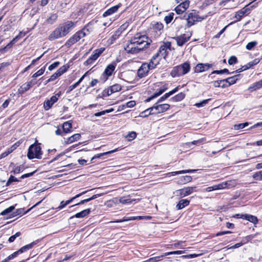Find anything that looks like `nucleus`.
Wrapping results in <instances>:
<instances>
[{
  "label": "nucleus",
  "mask_w": 262,
  "mask_h": 262,
  "mask_svg": "<svg viewBox=\"0 0 262 262\" xmlns=\"http://www.w3.org/2000/svg\"><path fill=\"white\" fill-rule=\"evenodd\" d=\"M76 26V23L67 21L60 24L49 36V40L52 41L66 36Z\"/></svg>",
  "instance_id": "f257e3e1"
},
{
  "label": "nucleus",
  "mask_w": 262,
  "mask_h": 262,
  "mask_svg": "<svg viewBox=\"0 0 262 262\" xmlns=\"http://www.w3.org/2000/svg\"><path fill=\"white\" fill-rule=\"evenodd\" d=\"M170 51L171 43L170 42H164L159 48L158 52L152 58H155V61L157 62L158 65L161 59L162 58L165 59Z\"/></svg>",
  "instance_id": "f03ea898"
},
{
  "label": "nucleus",
  "mask_w": 262,
  "mask_h": 262,
  "mask_svg": "<svg viewBox=\"0 0 262 262\" xmlns=\"http://www.w3.org/2000/svg\"><path fill=\"white\" fill-rule=\"evenodd\" d=\"M207 17V15L200 16L198 12L195 10H192L188 14H185L183 18L187 20L186 26L190 27L193 26L195 22H201L205 19Z\"/></svg>",
  "instance_id": "7ed1b4c3"
},
{
  "label": "nucleus",
  "mask_w": 262,
  "mask_h": 262,
  "mask_svg": "<svg viewBox=\"0 0 262 262\" xmlns=\"http://www.w3.org/2000/svg\"><path fill=\"white\" fill-rule=\"evenodd\" d=\"M190 69V64L185 62L180 65L174 67L170 72L172 77H180L188 73Z\"/></svg>",
  "instance_id": "20e7f679"
},
{
  "label": "nucleus",
  "mask_w": 262,
  "mask_h": 262,
  "mask_svg": "<svg viewBox=\"0 0 262 262\" xmlns=\"http://www.w3.org/2000/svg\"><path fill=\"white\" fill-rule=\"evenodd\" d=\"M157 66V62L155 61L154 58H151L149 63H143L137 71V75L139 78H143L146 76L149 70L153 69Z\"/></svg>",
  "instance_id": "39448f33"
},
{
  "label": "nucleus",
  "mask_w": 262,
  "mask_h": 262,
  "mask_svg": "<svg viewBox=\"0 0 262 262\" xmlns=\"http://www.w3.org/2000/svg\"><path fill=\"white\" fill-rule=\"evenodd\" d=\"M40 143H34L31 145L28 149L27 157L29 159H40L42 155Z\"/></svg>",
  "instance_id": "423d86ee"
},
{
  "label": "nucleus",
  "mask_w": 262,
  "mask_h": 262,
  "mask_svg": "<svg viewBox=\"0 0 262 262\" xmlns=\"http://www.w3.org/2000/svg\"><path fill=\"white\" fill-rule=\"evenodd\" d=\"M131 39L141 50L147 47L151 42V40L147 36L141 35L140 33L136 34Z\"/></svg>",
  "instance_id": "0eeeda50"
},
{
  "label": "nucleus",
  "mask_w": 262,
  "mask_h": 262,
  "mask_svg": "<svg viewBox=\"0 0 262 262\" xmlns=\"http://www.w3.org/2000/svg\"><path fill=\"white\" fill-rule=\"evenodd\" d=\"M85 29H82L75 33L67 41L65 46L67 47H70L85 36L86 35V33L85 32Z\"/></svg>",
  "instance_id": "6e6552de"
},
{
  "label": "nucleus",
  "mask_w": 262,
  "mask_h": 262,
  "mask_svg": "<svg viewBox=\"0 0 262 262\" xmlns=\"http://www.w3.org/2000/svg\"><path fill=\"white\" fill-rule=\"evenodd\" d=\"M124 50L127 53L130 54H137L141 51L132 39L124 47Z\"/></svg>",
  "instance_id": "1a4fd4ad"
},
{
  "label": "nucleus",
  "mask_w": 262,
  "mask_h": 262,
  "mask_svg": "<svg viewBox=\"0 0 262 262\" xmlns=\"http://www.w3.org/2000/svg\"><path fill=\"white\" fill-rule=\"evenodd\" d=\"M104 50V48H102L95 50L91 56L85 61V64L89 65L92 64L99 57Z\"/></svg>",
  "instance_id": "9d476101"
},
{
  "label": "nucleus",
  "mask_w": 262,
  "mask_h": 262,
  "mask_svg": "<svg viewBox=\"0 0 262 262\" xmlns=\"http://www.w3.org/2000/svg\"><path fill=\"white\" fill-rule=\"evenodd\" d=\"M196 187H186L184 188L177 190L176 191V195L181 197H184L191 194L193 191H196Z\"/></svg>",
  "instance_id": "9b49d317"
},
{
  "label": "nucleus",
  "mask_w": 262,
  "mask_h": 262,
  "mask_svg": "<svg viewBox=\"0 0 262 262\" xmlns=\"http://www.w3.org/2000/svg\"><path fill=\"white\" fill-rule=\"evenodd\" d=\"M60 95V93H58L52 96L50 99L46 100L43 103V107L45 110L48 111L51 108L53 105L57 101Z\"/></svg>",
  "instance_id": "f8f14e48"
},
{
  "label": "nucleus",
  "mask_w": 262,
  "mask_h": 262,
  "mask_svg": "<svg viewBox=\"0 0 262 262\" xmlns=\"http://www.w3.org/2000/svg\"><path fill=\"white\" fill-rule=\"evenodd\" d=\"M170 107V105L168 104H156V105L151 107L150 109L154 110L153 113L155 114L162 113L165 112L168 110Z\"/></svg>",
  "instance_id": "ddd939ff"
},
{
  "label": "nucleus",
  "mask_w": 262,
  "mask_h": 262,
  "mask_svg": "<svg viewBox=\"0 0 262 262\" xmlns=\"http://www.w3.org/2000/svg\"><path fill=\"white\" fill-rule=\"evenodd\" d=\"M190 38V35L183 34L175 38L177 45L179 46H182L187 42Z\"/></svg>",
  "instance_id": "4468645a"
},
{
  "label": "nucleus",
  "mask_w": 262,
  "mask_h": 262,
  "mask_svg": "<svg viewBox=\"0 0 262 262\" xmlns=\"http://www.w3.org/2000/svg\"><path fill=\"white\" fill-rule=\"evenodd\" d=\"M69 67L63 66L60 67L55 73H54L49 78V81H54L62 74L64 73L68 70Z\"/></svg>",
  "instance_id": "2eb2a0df"
},
{
  "label": "nucleus",
  "mask_w": 262,
  "mask_h": 262,
  "mask_svg": "<svg viewBox=\"0 0 262 262\" xmlns=\"http://www.w3.org/2000/svg\"><path fill=\"white\" fill-rule=\"evenodd\" d=\"M213 66L212 64L210 63H198L195 68V72L196 73H201L208 70Z\"/></svg>",
  "instance_id": "dca6fc26"
},
{
  "label": "nucleus",
  "mask_w": 262,
  "mask_h": 262,
  "mask_svg": "<svg viewBox=\"0 0 262 262\" xmlns=\"http://www.w3.org/2000/svg\"><path fill=\"white\" fill-rule=\"evenodd\" d=\"M189 2L186 1L183 3H181L178 6H177L174 10L178 14H181L184 12L189 7Z\"/></svg>",
  "instance_id": "f3484780"
},
{
  "label": "nucleus",
  "mask_w": 262,
  "mask_h": 262,
  "mask_svg": "<svg viewBox=\"0 0 262 262\" xmlns=\"http://www.w3.org/2000/svg\"><path fill=\"white\" fill-rule=\"evenodd\" d=\"M116 67V63L115 62H112L111 64H108L105 68L103 75L106 76L107 77L111 76L113 72L115 71Z\"/></svg>",
  "instance_id": "a211bd4d"
},
{
  "label": "nucleus",
  "mask_w": 262,
  "mask_h": 262,
  "mask_svg": "<svg viewBox=\"0 0 262 262\" xmlns=\"http://www.w3.org/2000/svg\"><path fill=\"white\" fill-rule=\"evenodd\" d=\"M250 9L249 8L245 7L235 13V18L237 21H239L245 14H248L250 12Z\"/></svg>",
  "instance_id": "6ab92c4d"
},
{
  "label": "nucleus",
  "mask_w": 262,
  "mask_h": 262,
  "mask_svg": "<svg viewBox=\"0 0 262 262\" xmlns=\"http://www.w3.org/2000/svg\"><path fill=\"white\" fill-rule=\"evenodd\" d=\"M120 5H117L115 6H113L108 9H107L106 11H105L103 14V17H106L107 16L111 15L115 13H116L120 8Z\"/></svg>",
  "instance_id": "aec40b11"
},
{
  "label": "nucleus",
  "mask_w": 262,
  "mask_h": 262,
  "mask_svg": "<svg viewBox=\"0 0 262 262\" xmlns=\"http://www.w3.org/2000/svg\"><path fill=\"white\" fill-rule=\"evenodd\" d=\"M121 90V86L119 84H115L111 86L107 90V95L110 96L114 93L120 91Z\"/></svg>",
  "instance_id": "412c9836"
},
{
  "label": "nucleus",
  "mask_w": 262,
  "mask_h": 262,
  "mask_svg": "<svg viewBox=\"0 0 262 262\" xmlns=\"http://www.w3.org/2000/svg\"><path fill=\"white\" fill-rule=\"evenodd\" d=\"M81 138V135L80 134H75L72 136L69 137L64 141L66 144H71L75 141H78Z\"/></svg>",
  "instance_id": "4be33fe9"
},
{
  "label": "nucleus",
  "mask_w": 262,
  "mask_h": 262,
  "mask_svg": "<svg viewBox=\"0 0 262 262\" xmlns=\"http://www.w3.org/2000/svg\"><path fill=\"white\" fill-rule=\"evenodd\" d=\"M242 219H245L253 224H256L258 222L257 218L254 215L248 214H242L241 215Z\"/></svg>",
  "instance_id": "5701e85b"
},
{
  "label": "nucleus",
  "mask_w": 262,
  "mask_h": 262,
  "mask_svg": "<svg viewBox=\"0 0 262 262\" xmlns=\"http://www.w3.org/2000/svg\"><path fill=\"white\" fill-rule=\"evenodd\" d=\"M40 202H41V201L38 202L35 205L33 206L30 209H28L26 212H24V209L20 208V209H17L16 211L12 212V213L10 215V216L9 217V218H11L12 217H14V216H16L17 215H19V214H24V213H27L32 208H34V207H35L36 206H37Z\"/></svg>",
  "instance_id": "b1692460"
},
{
  "label": "nucleus",
  "mask_w": 262,
  "mask_h": 262,
  "mask_svg": "<svg viewBox=\"0 0 262 262\" xmlns=\"http://www.w3.org/2000/svg\"><path fill=\"white\" fill-rule=\"evenodd\" d=\"M91 212V209L88 208L84 209L78 213H77L75 215L72 216L71 218L76 217V218H83Z\"/></svg>",
  "instance_id": "393cba45"
},
{
  "label": "nucleus",
  "mask_w": 262,
  "mask_h": 262,
  "mask_svg": "<svg viewBox=\"0 0 262 262\" xmlns=\"http://www.w3.org/2000/svg\"><path fill=\"white\" fill-rule=\"evenodd\" d=\"M166 89L167 88L165 86H163V87L160 88L158 92L155 93L153 95L146 99L145 101L149 102L151 100L153 99L156 97H157L158 96L162 94L163 93H164Z\"/></svg>",
  "instance_id": "a878e982"
},
{
  "label": "nucleus",
  "mask_w": 262,
  "mask_h": 262,
  "mask_svg": "<svg viewBox=\"0 0 262 262\" xmlns=\"http://www.w3.org/2000/svg\"><path fill=\"white\" fill-rule=\"evenodd\" d=\"M121 33L117 30L115 32L114 34L108 39L107 43L108 45H112L114 41L119 38Z\"/></svg>",
  "instance_id": "bb28decb"
},
{
  "label": "nucleus",
  "mask_w": 262,
  "mask_h": 262,
  "mask_svg": "<svg viewBox=\"0 0 262 262\" xmlns=\"http://www.w3.org/2000/svg\"><path fill=\"white\" fill-rule=\"evenodd\" d=\"M72 125L70 121H67L62 124V129L64 134L70 133L72 132Z\"/></svg>",
  "instance_id": "cd10ccee"
},
{
  "label": "nucleus",
  "mask_w": 262,
  "mask_h": 262,
  "mask_svg": "<svg viewBox=\"0 0 262 262\" xmlns=\"http://www.w3.org/2000/svg\"><path fill=\"white\" fill-rule=\"evenodd\" d=\"M262 87V79L253 83L248 88V90L250 92L256 91Z\"/></svg>",
  "instance_id": "c85d7f7f"
},
{
  "label": "nucleus",
  "mask_w": 262,
  "mask_h": 262,
  "mask_svg": "<svg viewBox=\"0 0 262 262\" xmlns=\"http://www.w3.org/2000/svg\"><path fill=\"white\" fill-rule=\"evenodd\" d=\"M32 86V81H29L28 82H27L24 84H23L20 88L19 89L18 91L20 93H24L25 92L27 91L28 90L30 89V88Z\"/></svg>",
  "instance_id": "c756f323"
},
{
  "label": "nucleus",
  "mask_w": 262,
  "mask_h": 262,
  "mask_svg": "<svg viewBox=\"0 0 262 262\" xmlns=\"http://www.w3.org/2000/svg\"><path fill=\"white\" fill-rule=\"evenodd\" d=\"M189 204V201L186 199L181 200L176 206V208L180 210L182 209L185 207L188 206Z\"/></svg>",
  "instance_id": "7c9ffc66"
},
{
  "label": "nucleus",
  "mask_w": 262,
  "mask_h": 262,
  "mask_svg": "<svg viewBox=\"0 0 262 262\" xmlns=\"http://www.w3.org/2000/svg\"><path fill=\"white\" fill-rule=\"evenodd\" d=\"M195 171H196V170H195V169L183 170H180V171H177L169 172L168 173H167V175L175 176V175L179 174L191 173V172H194Z\"/></svg>",
  "instance_id": "2f4dec72"
},
{
  "label": "nucleus",
  "mask_w": 262,
  "mask_h": 262,
  "mask_svg": "<svg viewBox=\"0 0 262 262\" xmlns=\"http://www.w3.org/2000/svg\"><path fill=\"white\" fill-rule=\"evenodd\" d=\"M228 183V182H222L217 185H215L212 186V190H215L219 189H223L227 187Z\"/></svg>",
  "instance_id": "473e14b6"
},
{
  "label": "nucleus",
  "mask_w": 262,
  "mask_h": 262,
  "mask_svg": "<svg viewBox=\"0 0 262 262\" xmlns=\"http://www.w3.org/2000/svg\"><path fill=\"white\" fill-rule=\"evenodd\" d=\"M118 150V148H116L114 150H110V151H107V152H103V153H100V154H98L97 155H95L92 159H91V161H92L93 160L95 159H97V158H99L104 155H108V154H112V153H114L117 151Z\"/></svg>",
  "instance_id": "72a5a7b5"
},
{
  "label": "nucleus",
  "mask_w": 262,
  "mask_h": 262,
  "mask_svg": "<svg viewBox=\"0 0 262 262\" xmlns=\"http://www.w3.org/2000/svg\"><path fill=\"white\" fill-rule=\"evenodd\" d=\"M36 244V242H33L28 245H25L21 247L20 249L18 250V251L20 253H22L24 252L27 251L29 249L33 248V247Z\"/></svg>",
  "instance_id": "f704fd0d"
},
{
  "label": "nucleus",
  "mask_w": 262,
  "mask_h": 262,
  "mask_svg": "<svg viewBox=\"0 0 262 262\" xmlns=\"http://www.w3.org/2000/svg\"><path fill=\"white\" fill-rule=\"evenodd\" d=\"M185 96V95L183 93H180L174 97H172L170 99V100L173 102L180 101L184 98Z\"/></svg>",
  "instance_id": "c9c22d12"
},
{
  "label": "nucleus",
  "mask_w": 262,
  "mask_h": 262,
  "mask_svg": "<svg viewBox=\"0 0 262 262\" xmlns=\"http://www.w3.org/2000/svg\"><path fill=\"white\" fill-rule=\"evenodd\" d=\"M152 29L155 31H160L163 28V25L162 23L159 22H154L152 24Z\"/></svg>",
  "instance_id": "e433bc0d"
},
{
  "label": "nucleus",
  "mask_w": 262,
  "mask_h": 262,
  "mask_svg": "<svg viewBox=\"0 0 262 262\" xmlns=\"http://www.w3.org/2000/svg\"><path fill=\"white\" fill-rule=\"evenodd\" d=\"M236 77H237V76L235 75V76L225 79H224L225 82L228 83V85L233 84L236 82V80H237V79L236 78Z\"/></svg>",
  "instance_id": "4c0bfd02"
},
{
  "label": "nucleus",
  "mask_w": 262,
  "mask_h": 262,
  "mask_svg": "<svg viewBox=\"0 0 262 262\" xmlns=\"http://www.w3.org/2000/svg\"><path fill=\"white\" fill-rule=\"evenodd\" d=\"M153 112H154V110H151L150 107V108L146 110L145 111L142 112L140 114L139 117H145L148 116L149 115L155 114L154 113H153Z\"/></svg>",
  "instance_id": "58836bf2"
},
{
  "label": "nucleus",
  "mask_w": 262,
  "mask_h": 262,
  "mask_svg": "<svg viewBox=\"0 0 262 262\" xmlns=\"http://www.w3.org/2000/svg\"><path fill=\"white\" fill-rule=\"evenodd\" d=\"M133 220H136V216L127 217H124L122 220H117L116 221H111V222H110V223H122V222H124L133 221Z\"/></svg>",
  "instance_id": "ea45409f"
},
{
  "label": "nucleus",
  "mask_w": 262,
  "mask_h": 262,
  "mask_svg": "<svg viewBox=\"0 0 262 262\" xmlns=\"http://www.w3.org/2000/svg\"><path fill=\"white\" fill-rule=\"evenodd\" d=\"M24 167L23 165H14L13 166L12 172L14 173H18L23 171Z\"/></svg>",
  "instance_id": "a19ab883"
},
{
  "label": "nucleus",
  "mask_w": 262,
  "mask_h": 262,
  "mask_svg": "<svg viewBox=\"0 0 262 262\" xmlns=\"http://www.w3.org/2000/svg\"><path fill=\"white\" fill-rule=\"evenodd\" d=\"M192 177L189 176H182L180 178L181 183L185 184L192 181Z\"/></svg>",
  "instance_id": "79ce46f5"
},
{
  "label": "nucleus",
  "mask_w": 262,
  "mask_h": 262,
  "mask_svg": "<svg viewBox=\"0 0 262 262\" xmlns=\"http://www.w3.org/2000/svg\"><path fill=\"white\" fill-rule=\"evenodd\" d=\"M15 209L14 206H11L10 207H8V208L5 209L3 211L1 212L0 213V215H5L6 214H8L11 212H12Z\"/></svg>",
  "instance_id": "37998d69"
},
{
  "label": "nucleus",
  "mask_w": 262,
  "mask_h": 262,
  "mask_svg": "<svg viewBox=\"0 0 262 262\" xmlns=\"http://www.w3.org/2000/svg\"><path fill=\"white\" fill-rule=\"evenodd\" d=\"M174 15L173 13L171 12L165 17L164 20L167 24L170 23L172 20Z\"/></svg>",
  "instance_id": "c03bdc74"
},
{
  "label": "nucleus",
  "mask_w": 262,
  "mask_h": 262,
  "mask_svg": "<svg viewBox=\"0 0 262 262\" xmlns=\"http://www.w3.org/2000/svg\"><path fill=\"white\" fill-rule=\"evenodd\" d=\"M253 178L255 180L261 181L262 180V171H259L255 172L253 176Z\"/></svg>",
  "instance_id": "a18cd8bd"
},
{
  "label": "nucleus",
  "mask_w": 262,
  "mask_h": 262,
  "mask_svg": "<svg viewBox=\"0 0 262 262\" xmlns=\"http://www.w3.org/2000/svg\"><path fill=\"white\" fill-rule=\"evenodd\" d=\"M133 201V200L130 199L128 197H127V198L126 197H122V198H120L119 201L120 203H121L122 204H125L130 203Z\"/></svg>",
  "instance_id": "49530a36"
},
{
  "label": "nucleus",
  "mask_w": 262,
  "mask_h": 262,
  "mask_svg": "<svg viewBox=\"0 0 262 262\" xmlns=\"http://www.w3.org/2000/svg\"><path fill=\"white\" fill-rule=\"evenodd\" d=\"M248 125H249L248 122H245V123H243L235 124L234 125V128L235 130L243 129V128H245V127L247 126Z\"/></svg>",
  "instance_id": "de8ad7c7"
},
{
  "label": "nucleus",
  "mask_w": 262,
  "mask_h": 262,
  "mask_svg": "<svg viewBox=\"0 0 262 262\" xmlns=\"http://www.w3.org/2000/svg\"><path fill=\"white\" fill-rule=\"evenodd\" d=\"M164 256H166V255H164V253L160 256H156L154 257L150 258L149 259L147 260L148 261L151 262H157L160 261L163 257Z\"/></svg>",
  "instance_id": "09e8293b"
},
{
  "label": "nucleus",
  "mask_w": 262,
  "mask_h": 262,
  "mask_svg": "<svg viewBox=\"0 0 262 262\" xmlns=\"http://www.w3.org/2000/svg\"><path fill=\"white\" fill-rule=\"evenodd\" d=\"M57 18V15L56 14H52L49 18L47 19L48 23L52 24L54 23Z\"/></svg>",
  "instance_id": "8fccbe9b"
},
{
  "label": "nucleus",
  "mask_w": 262,
  "mask_h": 262,
  "mask_svg": "<svg viewBox=\"0 0 262 262\" xmlns=\"http://www.w3.org/2000/svg\"><path fill=\"white\" fill-rule=\"evenodd\" d=\"M86 192V191H83L81 193H80L78 194H77L76 196L72 198L71 199H70V200H67V201L65 202V203H66V206L69 205V204H70L74 200H75L76 198H79V196H80L81 195L85 194V193Z\"/></svg>",
  "instance_id": "3c124183"
},
{
  "label": "nucleus",
  "mask_w": 262,
  "mask_h": 262,
  "mask_svg": "<svg viewBox=\"0 0 262 262\" xmlns=\"http://www.w3.org/2000/svg\"><path fill=\"white\" fill-rule=\"evenodd\" d=\"M45 67L40 69L39 70H38L37 72H36L33 75L32 77L34 78H36L37 77L42 75L45 71Z\"/></svg>",
  "instance_id": "603ef678"
},
{
  "label": "nucleus",
  "mask_w": 262,
  "mask_h": 262,
  "mask_svg": "<svg viewBox=\"0 0 262 262\" xmlns=\"http://www.w3.org/2000/svg\"><path fill=\"white\" fill-rule=\"evenodd\" d=\"M257 42L256 41L250 42L246 45V49L248 50H252L257 45Z\"/></svg>",
  "instance_id": "864d4df0"
},
{
  "label": "nucleus",
  "mask_w": 262,
  "mask_h": 262,
  "mask_svg": "<svg viewBox=\"0 0 262 262\" xmlns=\"http://www.w3.org/2000/svg\"><path fill=\"white\" fill-rule=\"evenodd\" d=\"M224 73H227L228 74H230V73L229 72V70L227 69H224L221 70H215L213 71L211 74H222Z\"/></svg>",
  "instance_id": "5fc2aeb1"
},
{
  "label": "nucleus",
  "mask_w": 262,
  "mask_h": 262,
  "mask_svg": "<svg viewBox=\"0 0 262 262\" xmlns=\"http://www.w3.org/2000/svg\"><path fill=\"white\" fill-rule=\"evenodd\" d=\"M210 100V99H208L206 100H204L201 102L196 103L194 104V105L198 107H201L204 106L207 103H208V101Z\"/></svg>",
  "instance_id": "6e6d98bb"
},
{
  "label": "nucleus",
  "mask_w": 262,
  "mask_h": 262,
  "mask_svg": "<svg viewBox=\"0 0 262 262\" xmlns=\"http://www.w3.org/2000/svg\"><path fill=\"white\" fill-rule=\"evenodd\" d=\"M137 136L136 133L135 132H132L128 134L126 138L128 141H131L134 139Z\"/></svg>",
  "instance_id": "4d7b16f0"
},
{
  "label": "nucleus",
  "mask_w": 262,
  "mask_h": 262,
  "mask_svg": "<svg viewBox=\"0 0 262 262\" xmlns=\"http://www.w3.org/2000/svg\"><path fill=\"white\" fill-rule=\"evenodd\" d=\"M237 61V58L234 56H231L228 59V63L230 65L234 64L236 63Z\"/></svg>",
  "instance_id": "13d9d810"
},
{
  "label": "nucleus",
  "mask_w": 262,
  "mask_h": 262,
  "mask_svg": "<svg viewBox=\"0 0 262 262\" xmlns=\"http://www.w3.org/2000/svg\"><path fill=\"white\" fill-rule=\"evenodd\" d=\"M260 61V59L259 58H255L253 60L249 62L248 63L249 64V67L251 68L252 67L256 65L257 63H258Z\"/></svg>",
  "instance_id": "bf43d9fd"
},
{
  "label": "nucleus",
  "mask_w": 262,
  "mask_h": 262,
  "mask_svg": "<svg viewBox=\"0 0 262 262\" xmlns=\"http://www.w3.org/2000/svg\"><path fill=\"white\" fill-rule=\"evenodd\" d=\"M184 253L183 251H174L171 252H166L164 253V255L167 256L172 254H181Z\"/></svg>",
  "instance_id": "052dcab7"
},
{
  "label": "nucleus",
  "mask_w": 262,
  "mask_h": 262,
  "mask_svg": "<svg viewBox=\"0 0 262 262\" xmlns=\"http://www.w3.org/2000/svg\"><path fill=\"white\" fill-rule=\"evenodd\" d=\"M17 181H18V180L16 178L13 176H11L6 183V186H9L13 182Z\"/></svg>",
  "instance_id": "680f3d73"
},
{
  "label": "nucleus",
  "mask_w": 262,
  "mask_h": 262,
  "mask_svg": "<svg viewBox=\"0 0 262 262\" xmlns=\"http://www.w3.org/2000/svg\"><path fill=\"white\" fill-rule=\"evenodd\" d=\"M128 27V24L124 23L123 25H122L117 30L119 31L121 34Z\"/></svg>",
  "instance_id": "e2e57ef3"
},
{
  "label": "nucleus",
  "mask_w": 262,
  "mask_h": 262,
  "mask_svg": "<svg viewBox=\"0 0 262 262\" xmlns=\"http://www.w3.org/2000/svg\"><path fill=\"white\" fill-rule=\"evenodd\" d=\"M59 64V62L58 61H55L52 64H51L50 66H49L48 69L50 71H52L57 68L58 65Z\"/></svg>",
  "instance_id": "0e129e2a"
},
{
  "label": "nucleus",
  "mask_w": 262,
  "mask_h": 262,
  "mask_svg": "<svg viewBox=\"0 0 262 262\" xmlns=\"http://www.w3.org/2000/svg\"><path fill=\"white\" fill-rule=\"evenodd\" d=\"M169 96H170L169 95V94L168 93H165L163 96H162L161 97H160L159 98L158 102H157V104L159 103L160 102L165 100V99L168 98Z\"/></svg>",
  "instance_id": "69168bd1"
},
{
  "label": "nucleus",
  "mask_w": 262,
  "mask_h": 262,
  "mask_svg": "<svg viewBox=\"0 0 262 262\" xmlns=\"http://www.w3.org/2000/svg\"><path fill=\"white\" fill-rule=\"evenodd\" d=\"M222 83H225L224 79L214 81L213 85L215 88L221 87V85Z\"/></svg>",
  "instance_id": "338daca9"
},
{
  "label": "nucleus",
  "mask_w": 262,
  "mask_h": 262,
  "mask_svg": "<svg viewBox=\"0 0 262 262\" xmlns=\"http://www.w3.org/2000/svg\"><path fill=\"white\" fill-rule=\"evenodd\" d=\"M9 103H10L9 100H8V99L6 100L3 103L2 106L0 107V111H2V109L7 108L8 106Z\"/></svg>",
  "instance_id": "774afa93"
}]
</instances>
